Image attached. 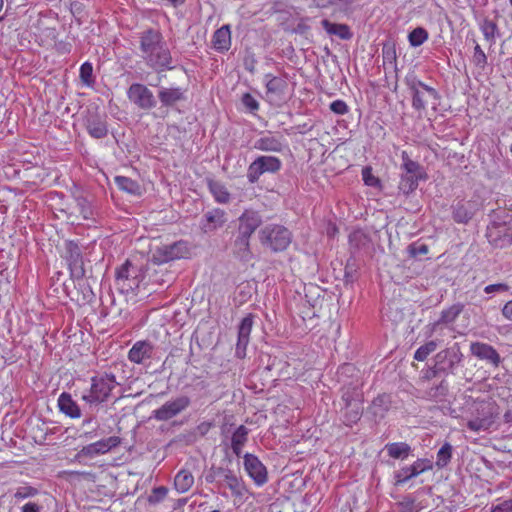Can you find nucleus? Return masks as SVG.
<instances>
[{
    "mask_svg": "<svg viewBox=\"0 0 512 512\" xmlns=\"http://www.w3.org/2000/svg\"><path fill=\"white\" fill-rule=\"evenodd\" d=\"M141 282L140 270L130 261H126L116 270V284L122 292L137 289Z\"/></svg>",
    "mask_w": 512,
    "mask_h": 512,
    "instance_id": "0eeeda50",
    "label": "nucleus"
},
{
    "mask_svg": "<svg viewBox=\"0 0 512 512\" xmlns=\"http://www.w3.org/2000/svg\"><path fill=\"white\" fill-rule=\"evenodd\" d=\"M128 99L138 108L149 110L156 106L153 92L144 84L133 83L127 90Z\"/></svg>",
    "mask_w": 512,
    "mask_h": 512,
    "instance_id": "1a4fd4ad",
    "label": "nucleus"
},
{
    "mask_svg": "<svg viewBox=\"0 0 512 512\" xmlns=\"http://www.w3.org/2000/svg\"><path fill=\"white\" fill-rule=\"evenodd\" d=\"M412 253L414 255H419V254L425 255L428 253V247L424 244H421L417 247H412Z\"/></svg>",
    "mask_w": 512,
    "mask_h": 512,
    "instance_id": "052dcab7",
    "label": "nucleus"
},
{
    "mask_svg": "<svg viewBox=\"0 0 512 512\" xmlns=\"http://www.w3.org/2000/svg\"><path fill=\"white\" fill-rule=\"evenodd\" d=\"M321 24L324 30L330 35H335L343 40H348L352 37L350 28L346 24L333 23L327 19L322 20Z\"/></svg>",
    "mask_w": 512,
    "mask_h": 512,
    "instance_id": "bb28decb",
    "label": "nucleus"
},
{
    "mask_svg": "<svg viewBox=\"0 0 512 512\" xmlns=\"http://www.w3.org/2000/svg\"><path fill=\"white\" fill-rule=\"evenodd\" d=\"M213 48L218 52H226L231 47V30L229 25L217 29L212 38Z\"/></svg>",
    "mask_w": 512,
    "mask_h": 512,
    "instance_id": "5701e85b",
    "label": "nucleus"
},
{
    "mask_svg": "<svg viewBox=\"0 0 512 512\" xmlns=\"http://www.w3.org/2000/svg\"><path fill=\"white\" fill-rule=\"evenodd\" d=\"M21 512H40V506L34 502H28L22 506Z\"/></svg>",
    "mask_w": 512,
    "mask_h": 512,
    "instance_id": "13d9d810",
    "label": "nucleus"
},
{
    "mask_svg": "<svg viewBox=\"0 0 512 512\" xmlns=\"http://www.w3.org/2000/svg\"><path fill=\"white\" fill-rule=\"evenodd\" d=\"M244 468L257 486H262L267 482L266 467L255 455L250 453L244 455Z\"/></svg>",
    "mask_w": 512,
    "mask_h": 512,
    "instance_id": "ddd939ff",
    "label": "nucleus"
},
{
    "mask_svg": "<svg viewBox=\"0 0 512 512\" xmlns=\"http://www.w3.org/2000/svg\"><path fill=\"white\" fill-rule=\"evenodd\" d=\"M224 480L232 495L240 500H243L247 494V488L244 482L231 473L226 474Z\"/></svg>",
    "mask_w": 512,
    "mask_h": 512,
    "instance_id": "cd10ccee",
    "label": "nucleus"
},
{
    "mask_svg": "<svg viewBox=\"0 0 512 512\" xmlns=\"http://www.w3.org/2000/svg\"><path fill=\"white\" fill-rule=\"evenodd\" d=\"M418 183L419 180L402 174L399 181V190L402 191L404 194H409L416 190V188L418 187Z\"/></svg>",
    "mask_w": 512,
    "mask_h": 512,
    "instance_id": "c03bdc74",
    "label": "nucleus"
},
{
    "mask_svg": "<svg viewBox=\"0 0 512 512\" xmlns=\"http://www.w3.org/2000/svg\"><path fill=\"white\" fill-rule=\"evenodd\" d=\"M413 469L415 470L417 476L421 473L432 469V462L428 459H417L412 464Z\"/></svg>",
    "mask_w": 512,
    "mask_h": 512,
    "instance_id": "603ef678",
    "label": "nucleus"
},
{
    "mask_svg": "<svg viewBox=\"0 0 512 512\" xmlns=\"http://www.w3.org/2000/svg\"><path fill=\"white\" fill-rule=\"evenodd\" d=\"M139 51L145 64L156 72L174 68L171 52L158 30L147 29L140 33Z\"/></svg>",
    "mask_w": 512,
    "mask_h": 512,
    "instance_id": "f257e3e1",
    "label": "nucleus"
},
{
    "mask_svg": "<svg viewBox=\"0 0 512 512\" xmlns=\"http://www.w3.org/2000/svg\"><path fill=\"white\" fill-rule=\"evenodd\" d=\"M406 83L412 94V107L415 110H425L429 100L438 98V93L434 88L414 77L406 78Z\"/></svg>",
    "mask_w": 512,
    "mask_h": 512,
    "instance_id": "39448f33",
    "label": "nucleus"
},
{
    "mask_svg": "<svg viewBox=\"0 0 512 512\" xmlns=\"http://www.w3.org/2000/svg\"><path fill=\"white\" fill-rule=\"evenodd\" d=\"M168 489L164 486H160L157 488H154L152 490V493L148 497V501L151 504H156L164 500V498L167 496Z\"/></svg>",
    "mask_w": 512,
    "mask_h": 512,
    "instance_id": "8fccbe9b",
    "label": "nucleus"
},
{
    "mask_svg": "<svg viewBox=\"0 0 512 512\" xmlns=\"http://www.w3.org/2000/svg\"><path fill=\"white\" fill-rule=\"evenodd\" d=\"M470 351L473 356L480 360H486L494 365H498L500 362V356L498 352L489 344L473 342L470 345Z\"/></svg>",
    "mask_w": 512,
    "mask_h": 512,
    "instance_id": "dca6fc26",
    "label": "nucleus"
},
{
    "mask_svg": "<svg viewBox=\"0 0 512 512\" xmlns=\"http://www.w3.org/2000/svg\"><path fill=\"white\" fill-rule=\"evenodd\" d=\"M242 103L251 112L257 111L259 109L258 101L250 93H245L242 96Z\"/></svg>",
    "mask_w": 512,
    "mask_h": 512,
    "instance_id": "864d4df0",
    "label": "nucleus"
},
{
    "mask_svg": "<svg viewBox=\"0 0 512 512\" xmlns=\"http://www.w3.org/2000/svg\"><path fill=\"white\" fill-rule=\"evenodd\" d=\"M261 243L274 252L284 251L292 241L290 231L281 225H267L260 231Z\"/></svg>",
    "mask_w": 512,
    "mask_h": 512,
    "instance_id": "20e7f679",
    "label": "nucleus"
},
{
    "mask_svg": "<svg viewBox=\"0 0 512 512\" xmlns=\"http://www.w3.org/2000/svg\"><path fill=\"white\" fill-rule=\"evenodd\" d=\"M490 512H512V498L497 505H492Z\"/></svg>",
    "mask_w": 512,
    "mask_h": 512,
    "instance_id": "6e6d98bb",
    "label": "nucleus"
},
{
    "mask_svg": "<svg viewBox=\"0 0 512 512\" xmlns=\"http://www.w3.org/2000/svg\"><path fill=\"white\" fill-rule=\"evenodd\" d=\"M256 150L265 152H281L284 148L282 137L275 135H264L254 142Z\"/></svg>",
    "mask_w": 512,
    "mask_h": 512,
    "instance_id": "6ab92c4d",
    "label": "nucleus"
},
{
    "mask_svg": "<svg viewBox=\"0 0 512 512\" xmlns=\"http://www.w3.org/2000/svg\"><path fill=\"white\" fill-rule=\"evenodd\" d=\"M190 405V399L187 396H180L164 403L161 407L153 411V417L158 421H167Z\"/></svg>",
    "mask_w": 512,
    "mask_h": 512,
    "instance_id": "9d476101",
    "label": "nucleus"
},
{
    "mask_svg": "<svg viewBox=\"0 0 512 512\" xmlns=\"http://www.w3.org/2000/svg\"><path fill=\"white\" fill-rule=\"evenodd\" d=\"M437 348V342L431 340L424 345L420 346L414 354V359L417 361H424L432 352Z\"/></svg>",
    "mask_w": 512,
    "mask_h": 512,
    "instance_id": "ea45409f",
    "label": "nucleus"
},
{
    "mask_svg": "<svg viewBox=\"0 0 512 512\" xmlns=\"http://www.w3.org/2000/svg\"><path fill=\"white\" fill-rule=\"evenodd\" d=\"M416 476L417 474L413 469L412 465L404 466L394 472L395 484L402 485Z\"/></svg>",
    "mask_w": 512,
    "mask_h": 512,
    "instance_id": "4c0bfd02",
    "label": "nucleus"
},
{
    "mask_svg": "<svg viewBox=\"0 0 512 512\" xmlns=\"http://www.w3.org/2000/svg\"><path fill=\"white\" fill-rule=\"evenodd\" d=\"M119 385L116 376L110 372H104L91 378L90 389L85 390L81 399L89 405L105 402L111 392Z\"/></svg>",
    "mask_w": 512,
    "mask_h": 512,
    "instance_id": "7ed1b4c3",
    "label": "nucleus"
},
{
    "mask_svg": "<svg viewBox=\"0 0 512 512\" xmlns=\"http://www.w3.org/2000/svg\"><path fill=\"white\" fill-rule=\"evenodd\" d=\"M249 239L250 237L239 234L235 240V252L242 259L249 256Z\"/></svg>",
    "mask_w": 512,
    "mask_h": 512,
    "instance_id": "58836bf2",
    "label": "nucleus"
},
{
    "mask_svg": "<svg viewBox=\"0 0 512 512\" xmlns=\"http://www.w3.org/2000/svg\"><path fill=\"white\" fill-rule=\"evenodd\" d=\"M474 51L472 55L473 64L479 68L484 69L487 65V56L480 47V45L474 40Z\"/></svg>",
    "mask_w": 512,
    "mask_h": 512,
    "instance_id": "79ce46f5",
    "label": "nucleus"
},
{
    "mask_svg": "<svg viewBox=\"0 0 512 512\" xmlns=\"http://www.w3.org/2000/svg\"><path fill=\"white\" fill-rule=\"evenodd\" d=\"M265 84L268 93L280 94L286 87V82L279 77L270 74L265 75Z\"/></svg>",
    "mask_w": 512,
    "mask_h": 512,
    "instance_id": "c9c22d12",
    "label": "nucleus"
},
{
    "mask_svg": "<svg viewBox=\"0 0 512 512\" xmlns=\"http://www.w3.org/2000/svg\"><path fill=\"white\" fill-rule=\"evenodd\" d=\"M463 308V304L456 303L449 308L442 310L440 318L430 325L431 333L436 332L441 324L453 323L461 314Z\"/></svg>",
    "mask_w": 512,
    "mask_h": 512,
    "instance_id": "4be33fe9",
    "label": "nucleus"
},
{
    "mask_svg": "<svg viewBox=\"0 0 512 512\" xmlns=\"http://www.w3.org/2000/svg\"><path fill=\"white\" fill-rule=\"evenodd\" d=\"M402 164L401 169L403 171L402 174L410 176L417 180H425L427 178L425 171L420 166V164L416 161H413L406 151H402L401 153Z\"/></svg>",
    "mask_w": 512,
    "mask_h": 512,
    "instance_id": "a211bd4d",
    "label": "nucleus"
},
{
    "mask_svg": "<svg viewBox=\"0 0 512 512\" xmlns=\"http://www.w3.org/2000/svg\"><path fill=\"white\" fill-rule=\"evenodd\" d=\"M156 347L148 340L136 341L128 351V359L134 364H145L155 357Z\"/></svg>",
    "mask_w": 512,
    "mask_h": 512,
    "instance_id": "9b49d317",
    "label": "nucleus"
},
{
    "mask_svg": "<svg viewBox=\"0 0 512 512\" xmlns=\"http://www.w3.org/2000/svg\"><path fill=\"white\" fill-rule=\"evenodd\" d=\"M472 217V213L464 204H457L453 208V218L458 223H467Z\"/></svg>",
    "mask_w": 512,
    "mask_h": 512,
    "instance_id": "a18cd8bd",
    "label": "nucleus"
},
{
    "mask_svg": "<svg viewBox=\"0 0 512 512\" xmlns=\"http://www.w3.org/2000/svg\"><path fill=\"white\" fill-rule=\"evenodd\" d=\"M488 241L495 247L503 248L512 244L511 229L505 224L492 223L487 227Z\"/></svg>",
    "mask_w": 512,
    "mask_h": 512,
    "instance_id": "f8f14e48",
    "label": "nucleus"
},
{
    "mask_svg": "<svg viewBox=\"0 0 512 512\" xmlns=\"http://www.w3.org/2000/svg\"><path fill=\"white\" fill-rule=\"evenodd\" d=\"M462 354L460 352L458 344L453 347L440 351L436 355L437 363L441 364L444 360L449 361V367L459 363L461 361Z\"/></svg>",
    "mask_w": 512,
    "mask_h": 512,
    "instance_id": "2f4dec72",
    "label": "nucleus"
},
{
    "mask_svg": "<svg viewBox=\"0 0 512 512\" xmlns=\"http://www.w3.org/2000/svg\"><path fill=\"white\" fill-rule=\"evenodd\" d=\"M261 222V217L257 212L245 211L239 218V234L251 237Z\"/></svg>",
    "mask_w": 512,
    "mask_h": 512,
    "instance_id": "f3484780",
    "label": "nucleus"
},
{
    "mask_svg": "<svg viewBox=\"0 0 512 512\" xmlns=\"http://www.w3.org/2000/svg\"><path fill=\"white\" fill-rule=\"evenodd\" d=\"M114 181L120 190L135 196L141 195V187L135 180L125 176H116Z\"/></svg>",
    "mask_w": 512,
    "mask_h": 512,
    "instance_id": "72a5a7b5",
    "label": "nucleus"
},
{
    "mask_svg": "<svg viewBox=\"0 0 512 512\" xmlns=\"http://www.w3.org/2000/svg\"><path fill=\"white\" fill-rule=\"evenodd\" d=\"M86 127L88 133L96 139L104 138L108 133L106 122L100 118L88 119Z\"/></svg>",
    "mask_w": 512,
    "mask_h": 512,
    "instance_id": "473e14b6",
    "label": "nucleus"
},
{
    "mask_svg": "<svg viewBox=\"0 0 512 512\" xmlns=\"http://www.w3.org/2000/svg\"><path fill=\"white\" fill-rule=\"evenodd\" d=\"M385 450L391 458L404 460L409 456L411 447L405 442H394L386 444Z\"/></svg>",
    "mask_w": 512,
    "mask_h": 512,
    "instance_id": "c756f323",
    "label": "nucleus"
},
{
    "mask_svg": "<svg viewBox=\"0 0 512 512\" xmlns=\"http://www.w3.org/2000/svg\"><path fill=\"white\" fill-rule=\"evenodd\" d=\"M330 110L337 115H345L349 112V107L345 101L338 99L330 104Z\"/></svg>",
    "mask_w": 512,
    "mask_h": 512,
    "instance_id": "3c124183",
    "label": "nucleus"
},
{
    "mask_svg": "<svg viewBox=\"0 0 512 512\" xmlns=\"http://www.w3.org/2000/svg\"><path fill=\"white\" fill-rule=\"evenodd\" d=\"M428 37L429 34L426 29L417 27L409 33L408 41L412 47H419L428 40Z\"/></svg>",
    "mask_w": 512,
    "mask_h": 512,
    "instance_id": "e433bc0d",
    "label": "nucleus"
},
{
    "mask_svg": "<svg viewBox=\"0 0 512 512\" xmlns=\"http://www.w3.org/2000/svg\"><path fill=\"white\" fill-rule=\"evenodd\" d=\"M451 456H452V446L449 443H445L439 449V451L437 453L436 465L439 468L445 467L449 463Z\"/></svg>",
    "mask_w": 512,
    "mask_h": 512,
    "instance_id": "a19ab883",
    "label": "nucleus"
},
{
    "mask_svg": "<svg viewBox=\"0 0 512 512\" xmlns=\"http://www.w3.org/2000/svg\"><path fill=\"white\" fill-rule=\"evenodd\" d=\"M208 187L216 202L226 204L230 200V193L224 184L218 181L209 180Z\"/></svg>",
    "mask_w": 512,
    "mask_h": 512,
    "instance_id": "7c9ffc66",
    "label": "nucleus"
},
{
    "mask_svg": "<svg viewBox=\"0 0 512 512\" xmlns=\"http://www.w3.org/2000/svg\"><path fill=\"white\" fill-rule=\"evenodd\" d=\"M225 222V212L221 209H213L204 215L201 225L204 232H211L222 227Z\"/></svg>",
    "mask_w": 512,
    "mask_h": 512,
    "instance_id": "412c9836",
    "label": "nucleus"
},
{
    "mask_svg": "<svg viewBox=\"0 0 512 512\" xmlns=\"http://www.w3.org/2000/svg\"><path fill=\"white\" fill-rule=\"evenodd\" d=\"M186 90L181 87H162L158 97L163 106H172L185 99Z\"/></svg>",
    "mask_w": 512,
    "mask_h": 512,
    "instance_id": "aec40b11",
    "label": "nucleus"
},
{
    "mask_svg": "<svg viewBox=\"0 0 512 512\" xmlns=\"http://www.w3.org/2000/svg\"><path fill=\"white\" fill-rule=\"evenodd\" d=\"M194 484V476L186 469L180 470L174 479L175 489L179 493H186Z\"/></svg>",
    "mask_w": 512,
    "mask_h": 512,
    "instance_id": "c85d7f7f",
    "label": "nucleus"
},
{
    "mask_svg": "<svg viewBox=\"0 0 512 512\" xmlns=\"http://www.w3.org/2000/svg\"><path fill=\"white\" fill-rule=\"evenodd\" d=\"M79 76L83 84L91 86L94 82L93 79V66L90 62H84L79 70Z\"/></svg>",
    "mask_w": 512,
    "mask_h": 512,
    "instance_id": "49530a36",
    "label": "nucleus"
},
{
    "mask_svg": "<svg viewBox=\"0 0 512 512\" xmlns=\"http://www.w3.org/2000/svg\"><path fill=\"white\" fill-rule=\"evenodd\" d=\"M82 213H83L84 218H86V219L89 218V215L91 214L90 208L87 207V208L83 209Z\"/></svg>",
    "mask_w": 512,
    "mask_h": 512,
    "instance_id": "69168bd1",
    "label": "nucleus"
},
{
    "mask_svg": "<svg viewBox=\"0 0 512 512\" xmlns=\"http://www.w3.org/2000/svg\"><path fill=\"white\" fill-rule=\"evenodd\" d=\"M120 438L118 436H111L106 439H101L97 442L84 446L79 455L94 457L109 452L112 448L117 447L120 444Z\"/></svg>",
    "mask_w": 512,
    "mask_h": 512,
    "instance_id": "4468645a",
    "label": "nucleus"
},
{
    "mask_svg": "<svg viewBox=\"0 0 512 512\" xmlns=\"http://www.w3.org/2000/svg\"><path fill=\"white\" fill-rule=\"evenodd\" d=\"M502 314L507 320L512 321V300L508 301L504 305Z\"/></svg>",
    "mask_w": 512,
    "mask_h": 512,
    "instance_id": "bf43d9fd",
    "label": "nucleus"
},
{
    "mask_svg": "<svg viewBox=\"0 0 512 512\" xmlns=\"http://www.w3.org/2000/svg\"><path fill=\"white\" fill-rule=\"evenodd\" d=\"M342 399L346 402V407H349L352 405L351 401L345 394L342 396Z\"/></svg>",
    "mask_w": 512,
    "mask_h": 512,
    "instance_id": "338daca9",
    "label": "nucleus"
},
{
    "mask_svg": "<svg viewBox=\"0 0 512 512\" xmlns=\"http://www.w3.org/2000/svg\"><path fill=\"white\" fill-rule=\"evenodd\" d=\"M252 327L253 317L249 314L242 319L238 327V341L235 349V354L238 358H244L246 356V348L250 340Z\"/></svg>",
    "mask_w": 512,
    "mask_h": 512,
    "instance_id": "2eb2a0df",
    "label": "nucleus"
},
{
    "mask_svg": "<svg viewBox=\"0 0 512 512\" xmlns=\"http://www.w3.org/2000/svg\"><path fill=\"white\" fill-rule=\"evenodd\" d=\"M281 160L275 156H258L247 169L249 183L258 182L261 175L265 173H276L281 169Z\"/></svg>",
    "mask_w": 512,
    "mask_h": 512,
    "instance_id": "423d86ee",
    "label": "nucleus"
},
{
    "mask_svg": "<svg viewBox=\"0 0 512 512\" xmlns=\"http://www.w3.org/2000/svg\"><path fill=\"white\" fill-rule=\"evenodd\" d=\"M383 55H384L383 57H384L385 62L388 61L389 63H391L395 66L396 53L392 47L384 48Z\"/></svg>",
    "mask_w": 512,
    "mask_h": 512,
    "instance_id": "4d7b16f0",
    "label": "nucleus"
},
{
    "mask_svg": "<svg viewBox=\"0 0 512 512\" xmlns=\"http://www.w3.org/2000/svg\"><path fill=\"white\" fill-rule=\"evenodd\" d=\"M58 406L60 411L70 418L77 419L81 417V410L78 404L72 399L71 395L66 392L60 394Z\"/></svg>",
    "mask_w": 512,
    "mask_h": 512,
    "instance_id": "393cba45",
    "label": "nucleus"
},
{
    "mask_svg": "<svg viewBox=\"0 0 512 512\" xmlns=\"http://www.w3.org/2000/svg\"><path fill=\"white\" fill-rule=\"evenodd\" d=\"M188 254L189 250L187 244L183 241H178L157 247L152 254V260L157 264H162L184 258Z\"/></svg>",
    "mask_w": 512,
    "mask_h": 512,
    "instance_id": "6e6552de",
    "label": "nucleus"
},
{
    "mask_svg": "<svg viewBox=\"0 0 512 512\" xmlns=\"http://www.w3.org/2000/svg\"><path fill=\"white\" fill-rule=\"evenodd\" d=\"M4 6V0H0V12L2 11Z\"/></svg>",
    "mask_w": 512,
    "mask_h": 512,
    "instance_id": "774afa93",
    "label": "nucleus"
},
{
    "mask_svg": "<svg viewBox=\"0 0 512 512\" xmlns=\"http://www.w3.org/2000/svg\"><path fill=\"white\" fill-rule=\"evenodd\" d=\"M509 290V286L506 283H496L487 285L484 288V292L487 294L491 293H503Z\"/></svg>",
    "mask_w": 512,
    "mask_h": 512,
    "instance_id": "5fc2aeb1",
    "label": "nucleus"
},
{
    "mask_svg": "<svg viewBox=\"0 0 512 512\" xmlns=\"http://www.w3.org/2000/svg\"><path fill=\"white\" fill-rule=\"evenodd\" d=\"M480 30L485 40L490 44L494 45L496 42V33L498 31L497 25L490 19H484L480 23Z\"/></svg>",
    "mask_w": 512,
    "mask_h": 512,
    "instance_id": "f704fd0d",
    "label": "nucleus"
},
{
    "mask_svg": "<svg viewBox=\"0 0 512 512\" xmlns=\"http://www.w3.org/2000/svg\"><path fill=\"white\" fill-rule=\"evenodd\" d=\"M360 417V411L359 409L357 408L356 410H353V416H352V419L350 420V422H356Z\"/></svg>",
    "mask_w": 512,
    "mask_h": 512,
    "instance_id": "0e129e2a",
    "label": "nucleus"
},
{
    "mask_svg": "<svg viewBox=\"0 0 512 512\" xmlns=\"http://www.w3.org/2000/svg\"><path fill=\"white\" fill-rule=\"evenodd\" d=\"M504 420L506 423L512 424V410H508L505 412Z\"/></svg>",
    "mask_w": 512,
    "mask_h": 512,
    "instance_id": "680f3d73",
    "label": "nucleus"
},
{
    "mask_svg": "<svg viewBox=\"0 0 512 512\" xmlns=\"http://www.w3.org/2000/svg\"><path fill=\"white\" fill-rule=\"evenodd\" d=\"M448 392V385L445 382H441L439 385L430 388L426 395L429 399L435 401H442Z\"/></svg>",
    "mask_w": 512,
    "mask_h": 512,
    "instance_id": "37998d69",
    "label": "nucleus"
},
{
    "mask_svg": "<svg viewBox=\"0 0 512 512\" xmlns=\"http://www.w3.org/2000/svg\"><path fill=\"white\" fill-rule=\"evenodd\" d=\"M362 179L364 184L370 187H380V180L373 174L372 168L366 166L362 169Z\"/></svg>",
    "mask_w": 512,
    "mask_h": 512,
    "instance_id": "de8ad7c7",
    "label": "nucleus"
},
{
    "mask_svg": "<svg viewBox=\"0 0 512 512\" xmlns=\"http://www.w3.org/2000/svg\"><path fill=\"white\" fill-rule=\"evenodd\" d=\"M68 255L67 260L69 261V265L73 275L77 277H82L84 274L83 268L80 266L81 264V251L77 244L73 242H68L66 244Z\"/></svg>",
    "mask_w": 512,
    "mask_h": 512,
    "instance_id": "b1692460",
    "label": "nucleus"
},
{
    "mask_svg": "<svg viewBox=\"0 0 512 512\" xmlns=\"http://www.w3.org/2000/svg\"><path fill=\"white\" fill-rule=\"evenodd\" d=\"M385 402V396H379L373 401V406L376 407Z\"/></svg>",
    "mask_w": 512,
    "mask_h": 512,
    "instance_id": "e2e57ef3",
    "label": "nucleus"
},
{
    "mask_svg": "<svg viewBox=\"0 0 512 512\" xmlns=\"http://www.w3.org/2000/svg\"><path fill=\"white\" fill-rule=\"evenodd\" d=\"M465 414L468 429L478 433L489 430L495 424L500 415V409L490 398H469L465 403Z\"/></svg>",
    "mask_w": 512,
    "mask_h": 512,
    "instance_id": "f03ea898",
    "label": "nucleus"
},
{
    "mask_svg": "<svg viewBox=\"0 0 512 512\" xmlns=\"http://www.w3.org/2000/svg\"><path fill=\"white\" fill-rule=\"evenodd\" d=\"M38 493L37 489L31 486H20L16 489L14 493V498L16 500H24L30 497L35 496Z\"/></svg>",
    "mask_w": 512,
    "mask_h": 512,
    "instance_id": "09e8293b",
    "label": "nucleus"
},
{
    "mask_svg": "<svg viewBox=\"0 0 512 512\" xmlns=\"http://www.w3.org/2000/svg\"><path fill=\"white\" fill-rule=\"evenodd\" d=\"M249 429L240 425L236 428L231 436V449L236 456H240L242 449L248 441Z\"/></svg>",
    "mask_w": 512,
    "mask_h": 512,
    "instance_id": "a878e982",
    "label": "nucleus"
}]
</instances>
